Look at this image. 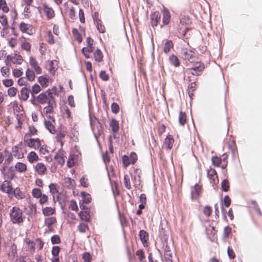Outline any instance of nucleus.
<instances>
[{"label":"nucleus","instance_id":"17","mask_svg":"<svg viewBox=\"0 0 262 262\" xmlns=\"http://www.w3.org/2000/svg\"><path fill=\"white\" fill-rule=\"evenodd\" d=\"M30 64L31 66V67L33 68H34L36 74H39L41 73V69L38 65L35 58H34L33 57H30Z\"/></svg>","mask_w":262,"mask_h":262},{"label":"nucleus","instance_id":"53","mask_svg":"<svg viewBox=\"0 0 262 262\" xmlns=\"http://www.w3.org/2000/svg\"><path fill=\"white\" fill-rule=\"evenodd\" d=\"M221 159L219 158L218 157L214 156L212 158V164L215 166H219L221 163Z\"/></svg>","mask_w":262,"mask_h":262},{"label":"nucleus","instance_id":"59","mask_svg":"<svg viewBox=\"0 0 262 262\" xmlns=\"http://www.w3.org/2000/svg\"><path fill=\"white\" fill-rule=\"evenodd\" d=\"M30 7V6L26 5V6L24 8L23 13L25 18H28L30 17V14L31 13Z\"/></svg>","mask_w":262,"mask_h":262},{"label":"nucleus","instance_id":"8","mask_svg":"<svg viewBox=\"0 0 262 262\" xmlns=\"http://www.w3.org/2000/svg\"><path fill=\"white\" fill-rule=\"evenodd\" d=\"M207 176L210 180L211 183H212L213 186L219 183L217 173L215 169L210 168V169L207 170Z\"/></svg>","mask_w":262,"mask_h":262},{"label":"nucleus","instance_id":"63","mask_svg":"<svg viewBox=\"0 0 262 262\" xmlns=\"http://www.w3.org/2000/svg\"><path fill=\"white\" fill-rule=\"evenodd\" d=\"M82 258L84 262H91V256L88 252H84L82 255Z\"/></svg>","mask_w":262,"mask_h":262},{"label":"nucleus","instance_id":"28","mask_svg":"<svg viewBox=\"0 0 262 262\" xmlns=\"http://www.w3.org/2000/svg\"><path fill=\"white\" fill-rule=\"evenodd\" d=\"M0 23L4 27V30H7L9 28V24L7 17L5 15H2L0 16Z\"/></svg>","mask_w":262,"mask_h":262},{"label":"nucleus","instance_id":"32","mask_svg":"<svg viewBox=\"0 0 262 262\" xmlns=\"http://www.w3.org/2000/svg\"><path fill=\"white\" fill-rule=\"evenodd\" d=\"M27 158L28 161L32 163L38 159V156L36 152L31 151L28 154Z\"/></svg>","mask_w":262,"mask_h":262},{"label":"nucleus","instance_id":"18","mask_svg":"<svg viewBox=\"0 0 262 262\" xmlns=\"http://www.w3.org/2000/svg\"><path fill=\"white\" fill-rule=\"evenodd\" d=\"M173 142L174 139L172 136H171V135H168L165 138L164 141V144L168 150H170L171 149Z\"/></svg>","mask_w":262,"mask_h":262},{"label":"nucleus","instance_id":"16","mask_svg":"<svg viewBox=\"0 0 262 262\" xmlns=\"http://www.w3.org/2000/svg\"><path fill=\"white\" fill-rule=\"evenodd\" d=\"M43 11L45 13L48 19L53 18L55 16L54 11L52 8L49 7L47 5L43 7Z\"/></svg>","mask_w":262,"mask_h":262},{"label":"nucleus","instance_id":"31","mask_svg":"<svg viewBox=\"0 0 262 262\" xmlns=\"http://www.w3.org/2000/svg\"><path fill=\"white\" fill-rule=\"evenodd\" d=\"M12 152L13 155L18 159L22 158L24 157L23 154L19 152V148L17 146L12 148Z\"/></svg>","mask_w":262,"mask_h":262},{"label":"nucleus","instance_id":"61","mask_svg":"<svg viewBox=\"0 0 262 262\" xmlns=\"http://www.w3.org/2000/svg\"><path fill=\"white\" fill-rule=\"evenodd\" d=\"M50 191L54 195L55 193L58 192V190L56 188V186L55 184L51 183L49 186Z\"/></svg>","mask_w":262,"mask_h":262},{"label":"nucleus","instance_id":"23","mask_svg":"<svg viewBox=\"0 0 262 262\" xmlns=\"http://www.w3.org/2000/svg\"><path fill=\"white\" fill-rule=\"evenodd\" d=\"M35 169L39 174H43L47 170L46 167L42 163H38L36 164Z\"/></svg>","mask_w":262,"mask_h":262},{"label":"nucleus","instance_id":"24","mask_svg":"<svg viewBox=\"0 0 262 262\" xmlns=\"http://www.w3.org/2000/svg\"><path fill=\"white\" fill-rule=\"evenodd\" d=\"M55 212V209L51 207H46L42 209V213L45 216L53 215Z\"/></svg>","mask_w":262,"mask_h":262},{"label":"nucleus","instance_id":"29","mask_svg":"<svg viewBox=\"0 0 262 262\" xmlns=\"http://www.w3.org/2000/svg\"><path fill=\"white\" fill-rule=\"evenodd\" d=\"M95 61L101 62L103 60V54L100 49H97L94 53Z\"/></svg>","mask_w":262,"mask_h":262},{"label":"nucleus","instance_id":"64","mask_svg":"<svg viewBox=\"0 0 262 262\" xmlns=\"http://www.w3.org/2000/svg\"><path fill=\"white\" fill-rule=\"evenodd\" d=\"M17 92V89L14 87H11L8 90V94L10 97L14 96Z\"/></svg>","mask_w":262,"mask_h":262},{"label":"nucleus","instance_id":"11","mask_svg":"<svg viewBox=\"0 0 262 262\" xmlns=\"http://www.w3.org/2000/svg\"><path fill=\"white\" fill-rule=\"evenodd\" d=\"M19 28L21 31L29 34H31L33 32V27L32 25L26 24L24 22L20 23Z\"/></svg>","mask_w":262,"mask_h":262},{"label":"nucleus","instance_id":"47","mask_svg":"<svg viewBox=\"0 0 262 262\" xmlns=\"http://www.w3.org/2000/svg\"><path fill=\"white\" fill-rule=\"evenodd\" d=\"M204 64L201 63H196V65L192 67L191 69H189L190 71H202L204 69Z\"/></svg>","mask_w":262,"mask_h":262},{"label":"nucleus","instance_id":"35","mask_svg":"<svg viewBox=\"0 0 262 262\" xmlns=\"http://www.w3.org/2000/svg\"><path fill=\"white\" fill-rule=\"evenodd\" d=\"M79 216L81 221L89 222L90 220L89 214L86 211H80Z\"/></svg>","mask_w":262,"mask_h":262},{"label":"nucleus","instance_id":"44","mask_svg":"<svg viewBox=\"0 0 262 262\" xmlns=\"http://www.w3.org/2000/svg\"><path fill=\"white\" fill-rule=\"evenodd\" d=\"M25 242L26 244L28 245V249L30 251H34L35 243L33 241H31L28 238H25Z\"/></svg>","mask_w":262,"mask_h":262},{"label":"nucleus","instance_id":"52","mask_svg":"<svg viewBox=\"0 0 262 262\" xmlns=\"http://www.w3.org/2000/svg\"><path fill=\"white\" fill-rule=\"evenodd\" d=\"M40 86L37 84H35L33 86L30 92L32 96L33 97L34 94L38 93L40 92Z\"/></svg>","mask_w":262,"mask_h":262},{"label":"nucleus","instance_id":"4","mask_svg":"<svg viewBox=\"0 0 262 262\" xmlns=\"http://www.w3.org/2000/svg\"><path fill=\"white\" fill-rule=\"evenodd\" d=\"M50 98H54L51 90L49 89L45 93L40 94L38 96L37 100V101L40 104H45L47 102L48 103L49 100L50 99Z\"/></svg>","mask_w":262,"mask_h":262},{"label":"nucleus","instance_id":"48","mask_svg":"<svg viewBox=\"0 0 262 262\" xmlns=\"http://www.w3.org/2000/svg\"><path fill=\"white\" fill-rule=\"evenodd\" d=\"M41 190L38 188H34L32 191V195L34 198H39L42 195Z\"/></svg>","mask_w":262,"mask_h":262},{"label":"nucleus","instance_id":"40","mask_svg":"<svg viewBox=\"0 0 262 262\" xmlns=\"http://www.w3.org/2000/svg\"><path fill=\"white\" fill-rule=\"evenodd\" d=\"M230 187L229 181L227 179L224 180L221 183V187L223 191L227 192L229 190Z\"/></svg>","mask_w":262,"mask_h":262},{"label":"nucleus","instance_id":"6","mask_svg":"<svg viewBox=\"0 0 262 262\" xmlns=\"http://www.w3.org/2000/svg\"><path fill=\"white\" fill-rule=\"evenodd\" d=\"M5 250L9 257H14L16 253V246L11 241L5 243Z\"/></svg>","mask_w":262,"mask_h":262},{"label":"nucleus","instance_id":"14","mask_svg":"<svg viewBox=\"0 0 262 262\" xmlns=\"http://www.w3.org/2000/svg\"><path fill=\"white\" fill-rule=\"evenodd\" d=\"M160 18V15L158 11H155L151 14V24L153 27L157 26Z\"/></svg>","mask_w":262,"mask_h":262},{"label":"nucleus","instance_id":"58","mask_svg":"<svg viewBox=\"0 0 262 262\" xmlns=\"http://www.w3.org/2000/svg\"><path fill=\"white\" fill-rule=\"evenodd\" d=\"M203 213L207 216H209L212 213V209L209 206H206L203 209Z\"/></svg>","mask_w":262,"mask_h":262},{"label":"nucleus","instance_id":"13","mask_svg":"<svg viewBox=\"0 0 262 262\" xmlns=\"http://www.w3.org/2000/svg\"><path fill=\"white\" fill-rule=\"evenodd\" d=\"M139 236L143 246L147 247L148 246L147 241L148 240V234L147 232L144 230H140Z\"/></svg>","mask_w":262,"mask_h":262},{"label":"nucleus","instance_id":"43","mask_svg":"<svg viewBox=\"0 0 262 262\" xmlns=\"http://www.w3.org/2000/svg\"><path fill=\"white\" fill-rule=\"evenodd\" d=\"M67 134V132L65 130L61 129L57 134V141L62 143V140L65 137Z\"/></svg>","mask_w":262,"mask_h":262},{"label":"nucleus","instance_id":"54","mask_svg":"<svg viewBox=\"0 0 262 262\" xmlns=\"http://www.w3.org/2000/svg\"><path fill=\"white\" fill-rule=\"evenodd\" d=\"M54 159L56 160L61 165H62L64 163V159L60 154H56L54 156Z\"/></svg>","mask_w":262,"mask_h":262},{"label":"nucleus","instance_id":"15","mask_svg":"<svg viewBox=\"0 0 262 262\" xmlns=\"http://www.w3.org/2000/svg\"><path fill=\"white\" fill-rule=\"evenodd\" d=\"M201 186L195 184L191 192V198L192 200H196L201 192Z\"/></svg>","mask_w":262,"mask_h":262},{"label":"nucleus","instance_id":"39","mask_svg":"<svg viewBox=\"0 0 262 262\" xmlns=\"http://www.w3.org/2000/svg\"><path fill=\"white\" fill-rule=\"evenodd\" d=\"M186 121V115L185 113L180 112L179 117V122L181 125H184Z\"/></svg>","mask_w":262,"mask_h":262},{"label":"nucleus","instance_id":"3","mask_svg":"<svg viewBox=\"0 0 262 262\" xmlns=\"http://www.w3.org/2000/svg\"><path fill=\"white\" fill-rule=\"evenodd\" d=\"M181 54L184 60H188L190 62L194 61V59L195 58V53L191 50H188L186 48H183L181 49Z\"/></svg>","mask_w":262,"mask_h":262},{"label":"nucleus","instance_id":"42","mask_svg":"<svg viewBox=\"0 0 262 262\" xmlns=\"http://www.w3.org/2000/svg\"><path fill=\"white\" fill-rule=\"evenodd\" d=\"M81 195L83 198L82 201L84 203L86 204L90 203L91 200V197L89 193H87L86 192H82L81 193Z\"/></svg>","mask_w":262,"mask_h":262},{"label":"nucleus","instance_id":"41","mask_svg":"<svg viewBox=\"0 0 262 262\" xmlns=\"http://www.w3.org/2000/svg\"><path fill=\"white\" fill-rule=\"evenodd\" d=\"M26 75L28 80L31 81L34 80L35 74L34 72L29 69H28L26 72Z\"/></svg>","mask_w":262,"mask_h":262},{"label":"nucleus","instance_id":"25","mask_svg":"<svg viewBox=\"0 0 262 262\" xmlns=\"http://www.w3.org/2000/svg\"><path fill=\"white\" fill-rule=\"evenodd\" d=\"M15 168L18 172H23L26 170L27 166L23 163L17 162L15 165Z\"/></svg>","mask_w":262,"mask_h":262},{"label":"nucleus","instance_id":"50","mask_svg":"<svg viewBox=\"0 0 262 262\" xmlns=\"http://www.w3.org/2000/svg\"><path fill=\"white\" fill-rule=\"evenodd\" d=\"M122 160L123 166L124 167H127L128 166H129V165L130 164H131V162L130 161L129 158L127 156L124 155V156H122Z\"/></svg>","mask_w":262,"mask_h":262},{"label":"nucleus","instance_id":"19","mask_svg":"<svg viewBox=\"0 0 262 262\" xmlns=\"http://www.w3.org/2000/svg\"><path fill=\"white\" fill-rule=\"evenodd\" d=\"M30 90L27 87H24L20 91V99L26 101L29 96Z\"/></svg>","mask_w":262,"mask_h":262},{"label":"nucleus","instance_id":"20","mask_svg":"<svg viewBox=\"0 0 262 262\" xmlns=\"http://www.w3.org/2000/svg\"><path fill=\"white\" fill-rule=\"evenodd\" d=\"M14 196L17 199H21L25 198V193H23L19 188L17 187L13 190L12 198Z\"/></svg>","mask_w":262,"mask_h":262},{"label":"nucleus","instance_id":"22","mask_svg":"<svg viewBox=\"0 0 262 262\" xmlns=\"http://www.w3.org/2000/svg\"><path fill=\"white\" fill-rule=\"evenodd\" d=\"M169 61L170 63L173 65L175 67H178L180 66V62L178 57L174 55H171L169 57Z\"/></svg>","mask_w":262,"mask_h":262},{"label":"nucleus","instance_id":"60","mask_svg":"<svg viewBox=\"0 0 262 262\" xmlns=\"http://www.w3.org/2000/svg\"><path fill=\"white\" fill-rule=\"evenodd\" d=\"M100 78L103 81H107L109 79L108 75L105 71H101L99 73Z\"/></svg>","mask_w":262,"mask_h":262},{"label":"nucleus","instance_id":"27","mask_svg":"<svg viewBox=\"0 0 262 262\" xmlns=\"http://www.w3.org/2000/svg\"><path fill=\"white\" fill-rule=\"evenodd\" d=\"M45 125L46 128L50 132V133L53 134L55 133V127L50 121L45 120Z\"/></svg>","mask_w":262,"mask_h":262},{"label":"nucleus","instance_id":"38","mask_svg":"<svg viewBox=\"0 0 262 262\" xmlns=\"http://www.w3.org/2000/svg\"><path fill=\"white\" fill-rule=\"evenodd\" d=\"M2 9L3 12L4 13H8L9 11V8L7 6L6 0H0V9Z\"/></svg>","mask_w":262,"mask_h":262},{"label":"nucleus","instance_id":"34","mask_svg":"<svg viewBox=\"0 0 262 262\" xmlns=\"http://www.w3.org/2000/svg\"><path fill=\"white\" fill-rule=\"evenodd\" d=\"M123 183L126 189H130L131 188L130 178L129 176L127 174L124 176Z\"/></svg>","mask_w":262,"mask_h":262},{"label":"nucleus","instance_id":"7","mask_svg":"<svg viewBox=\"0 0 262 262\" xmlns=\"http://www.w3.org/2000/svg\"><path fill=\"white\" fill-rule=\"evenodd\" d=\"M1 190L8 194L10 199H12V192L13 190L11 183L9 181H5L1 185Z\"/></svg>","mask_w":262,"mask_h":262},{"label":"nucleus","instance_id":"1","mask_svg":"<svg viewBox=\"0 0 262 262\" xmlns=\"http://www.w3.org/2000/svg\"><path fill=\"white\" fill-rule=\"evenodd\" d=\"M10 220L14 224H20L24 222L22 210L17 207H13L9 212Z\"/></svg>","mask_w":262,"mask_h":262},{"label":"nucleus","instance_id":"5","mask_svg":"<svg viewBox=\"0 0 262 262\" xmlns=\"http://www.w3.org/2000/svg\"><path fill=\"white\" fill-rule=\"evenodd\" d=\"M24 142L28 146L35 149L39 148L41 146L40 141L39 139L28 138H27V134L25 135Z\"/></svg>","mask_w":262,"mask_h":262},{"label":"nucleus","instance_id":"45","mask_svg":"<svg viewBox=\"0 0 262 262\" xmlns=\"http://www.w3.org/2000/svg\"><path fill=\"white\" fill-rule=\"evenodd\" d=\"M173 252H169L164 253V259L165 262H173L172 261V257H173Z\"/></svg>","mask_w":262,"mask_h":262},{"label":"nucleus","instance_id":"55","mask_svg":"<svg viewBox=\"0 0 262 262\" xmlns=\"http://www.w3.org/2000/svg\"><path fill=\"white\" fill-rule=\"evenodd\" d=\"M129 158L132 164H134L138 160L137 155L135 152H132Z\"/></svg>","mask_w":262,"mask_h":262},{"label":"nucleus","instance_id":"21","mask_svg":"<svg viewBox=\"0 0 262 262\" xmlns=\"http://www.w3.org/2000/svg\"><path fill=\"white\" fill-rule=\"evenodd\" d=\"M110 126L111 127L113 133H116L119 129L118 122L115 119H112L110 123Z\"/></svg>","mask_w":262,"mask_h":262},{"label":"nucleus","instance_id":"51","mask_svg":"<svg viewBox=\"0 0 262 262\" xmlns=\"http://www.w3.org/2000/svg\"><path fill=\"white\" fill-rule=\"evenodd\" d=\"M196 85V84L195 82H192L188 86V93L190 97H191V95H192V92L195 90Z\"/></svg>","mask_w":262,"mask_h":262},{"label":"nucleus","instance_id":"30","mask_svg":"<svg viewBox=\"0 0 262 262\" xmlns=\"http://www.w3.org/2000/svg\"><path fill=\"white\" fill-rule=\"evenodd\" d=\"M94 50V47H88L86 48H83L82 49V53L86 58H90L89 53H92Z\"/></svg>","mask_w":262,"mask_h":262},{"label":"nucleus","instance_id":"10","mask_svg":"<svg viewBox=\"0 0 262 262\" xmlns=\"http://www.w3.org/2000/svg\"><path fill=\"white\" fill-rule=\"evenodd\" d=\"M56 106L55 98H51L48 102V105L44 108L46 115L53 112V108Z\"/></svg>","mask_w":262,"mask_h":262},{"label":"nucleus","instance_id":"46","mask_svg":"<svg viewBox=\"0 0 262 262\" xmlns=\"http://www.w3.org/2000/svg\"><path fill=\"white\" fill-rule=\"evenodd\" d=\"M96 25L97 28L100 33H104L105 32V27L102 25L101 20H97V21L95 23Z\"/></svg>","mask_w":262,"mask_h":262},{"label":"nucleus","instance_id":"57","mask_svg":"<svg viewBox=\"0 0 262 262\" xmlns=\"http://www.w3.org/2000/svg\"><path fill=\"white\" fill-rule=\"evenodd\" d=\"M51 241L52 244H58L61 242L60 237L58 235H54L52 236Z\"/></svg>","mask_w":262,"mask_h":262},{"label":"nucleus","instance_id":"37","mask_svg":"<svg viewBox=\"0 0 262 262\" xmlns=\"http://www.w3.org/2000/svg\"><path fill=\"white\" fill-rule=\"evenodd\" d=\"M56 222V220L54 217H48L45 219V225L50 228Z\"/></svg>","mask_w":262,"mask_h":262},{"label":"nucleus","instance_id":"9","mask_svg":"<svg viewBox=\"0 0 262 262\" xmlns=\"http://www.w3.org/2000/svg\"><path fill=\"white\" fill-rule=\"evenodd\" d=\"M164 253L174 252L173 242L171 239H165L163 243Z\"/></svg>","mask_w":262,"mask_h":262},{"label":"nucleus","instance_id":"2","mask_svg":"<svg viewBox=\"0 0 262 262\" xmlns=\"http://www.w3.org/2000/svg\"><path fill=\"white\" fill-rule=\"evenodd\" d=\"M91 126L94 135L97 140L102 132V124L97 120H91Z\"/></svg>","mask_w":262,"mask_h":262},{"label":"nucleus","instance_id":"33","mask_svg":"<svg viewBox=\"0 0 262 262\" xmlns=\"http://www.w3.org/2000/svg\"><path fill=\"white\" fill-rule=\"evenodd\" d=\"M38 81L42 87H47L48 85L49 79L41 76L38 78Z\"/></svg>","mask_w":262,"mask_h":262},{"label":"nucleus","instance_id":"49","mask_svg":"<svg viewBox=\"0 0 262 262\" xmlns=\"http://www.w3.org/2000/svg\"><path fill=\"white\" fill-rule=\"evenodd\" d=\"M72 33L73 35L75 37V38L76 40H77L78 42H81L82 40V36L79 33L77 29H73L72 31Z\"/></svg>","mask_w":262,"mask_h":262},{"label":"nucleus","instance_id":"62","mask_svg":"<svg viewBox=\"0 0 262 262\" xmlns=\"http://www.w3.org/2000/svg\"><path fill=\"white\" fill-rule=\"evenodd\" d=\"M136 254L139 256V259L140 261H143L145 258V256L144 254V252L142 249H139L137 250L136 252Z\"/></svg>","mask_w":262,"mask_h":262},{"label":"nucleus","instance_id":"56","mask_svg":"<svg viewBox=\"0 0 262 262\" xmlns=\"http://www.w3.org/2000/svg\"><path fill=\"white\" fill-rule=\"evenodd\" d=\"M89 229L88 225L81 223L78 226V229L79 231L81 233H84L86 230Z\"/></svg>","mask_w":262,"mask_h":262},{"label":"nucleus","instance_id":"36","mask_svg":"<svg viewBox=\"0 0 262 262\" xmlns=\"http://www.w3.org/2000/svg\"><path fill=\"white\" fill-rule=\"evenodd\" d=\"M170 15L168 11H164L163 13V23L164 25H167L170 20Z\"/></svg>","mask_w":262,"mask_h":262},{"label":"nucleus","instance_id":"26","mask_svg":"<svg viewBox=\"0 0 262 262\" xmlns=\"http://www.w3.org/2000/svg\"><path fill=\"white\" fill-rule=\"evenodd\" d=\"M173 47L172 41L170 40H167L164 43V52L165 53H168L170 52L171 49Z\"/></svg>","mask_w":262,"mask_h":262},{"label":"nucleus","instance_id":"12","mask_svg":"<svg viewBox=\"0 0 262 262\" xmlns=\"http://www.w3.org/2000/svg\"><path fill=\"white\" fill-rule=\"evenodd\" d=\"M6 60L7 61H11L14 64H20L22 62L23 59L22 57L19 55L15 54L14 56L9 55L7 56Z\"/></svg>","mask_w":262,"mask_h":262}]
</instances>
